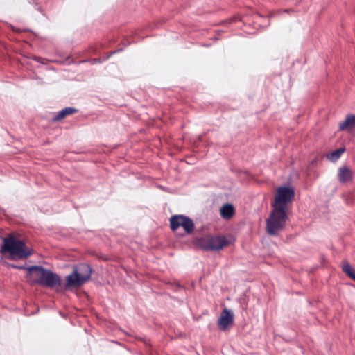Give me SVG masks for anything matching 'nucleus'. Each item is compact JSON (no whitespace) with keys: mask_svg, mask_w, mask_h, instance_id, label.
Listing matches in <instances>:
<instances>
[{"mask_svg":"<svg viewBox=\"0 0 355 355\" xmlns=\"http://www.w3.org/2000/svg\"><path fill=\"white\" fill-rule=\"evenodd\" d=\"M2 239L1 252L8 253L12 260L26 259L33 254V250L22 240L15 238L12 234Z\"/></svg>","mask_w":355,"mask_h":355,"instance_id":"f03ea898","label":"nucleus"},{"mask_svg":"<svg viewBox=\"0 0 355 355\" xmlns=\"http://www.w3.org/2000/svg\"><path fill=\"white\" fill-rule=\"evenodd\" d=\"M92 272L89 265L79 264L73 268L72 273L66 277V288H78L87 282Z\"/></svg>","mask_w":355,"mask_h":355,"instance_id":"7ed1b4c3","label":"nucleus"},{"mask_svg":"<svg viewBox=\"0 0 355 355\" xmlns=\"http://www.w3.org/2000/svg\"><path fill=\"white\" fill-rule=\"evenodd\" d=\"M295 198V191L293 188L286 186L279 187L276 189L275 200L271 203L272 207H282L286 210V206Z\"/></svg>","mask_w":355,"mask_h":355,"instance_id":"423d86ee","label":"nucleus"},{"mask_svg":"<svg viewBox=\"0 0 355 355\" xmlns=\"http://www.w3.org/2000/svg\"><path fill=\"white\" fill-rule=\"evenodd\" d=\"M220 216L225 219L232 217L234 214V208L230 204H225L220 208Z\"/></svg>","mask_w":355,"mask_h":355,"instance_id":"f8f14e48","label":"nucleus"},{"mask_svg":"<svg viewBox=\"0 0 355 355\" xmlns=\"http://www.w3.org/2000/svg\"><path fill=\"white\" fill-rule=\"evenodd\" d=\"M40 58H35V60H36L37 61H39V60H40Z\"/></svg>","mask_w":355,"mask_h":355,"instance_id":"dca6fc26","label":"nucleus"},{"mask_svg":"<svg viewBox=\"0 0 355 355\" xmlns=\"http://www.w3.org/2000/svg\"><path fill=\"white\" fill-rule=\"evenodd\" d=\"M14 268L24 269L27 272L28 282L33 284L53 288L61 285V279L57 274L42 266H33L29 267L15 266Z\"/></svg>","mask_w":355,"mask_h":355,"instance_id":"f257e3e1","label":"nucleus"},{"mask_svg":"<svg viewBox=\"0 0 355 355\" xmlns=\"http://www.w3.org/2000/svg\"><path fill=\"white\" fill-rule=\"evenodd\" d=\"M234 322V315L233 313L225 309L220 313V316L218 320V326L220 329L225 331L229 326L232 325Z\"/></svg>","mask_w":355,"mask_h":355,"instance_id":"6e6552de","label":"nucleus"},{"mask_svg":"<svg viewBox=\"0 0 355 355\" xmlns=\"http://www.w3.org/2000/svg\"><path fill=\"white\" fill-rule=\"evenodd\" d=\"M344 152L345 148H340L329 153L327 157L331 161H336Z\"/></svg>","mask_w":355,"mask_h":355,"instance_id":"4468645a","label":"nucleus"},{"mask_svg":"<svg viewBox=\"0 0 355 355\" xmlns=\"http://www.w3.org/2000/svg\"><path fill=\"white\" fill-rule=\"evenodd\" d=\"M338 180L341 183H347L352 180V171L348 167H340L338 169Z\"/></svg>","mask_w":355,"mask_h":355,"instance_id":"9d476101","label":"nucleus"},{"mask_svg":"<svg viewBox=\"0 0 355 355\" xmlns=\"http://www.w3.org/2000/svg\"><path fill=\"white\" fill-rule=\"evenodd\" d=\"M338 128L341 131L353 132L355 131V115L347 114L343 121L338 125Z\"/></svg>","mask_w":355,"mask_h":355,"instance_id":"1a4fd4ad","label":"nucleus"},{"mask_svg":"<svg viewBox=\"0 0 355 355\" xmlns=\"http://www.w3.org/2000/svg\"><path fill=\"white\" fill-rule=\"evenodd\" d=\"M195 243L205 251H218L230 245L232 241L223 235H207L197 239Z\"/></svg>","mask_w":355,"mask_h":355,"instance_id":"39448f33","label":"nucleus"},{"mask_svg":"<svg viewBox=\"0 0 355 355\" xmlns=\"http://www.w3.org/2000/svg\"><path fill=\"white\" fill-rule=\"evenodd\" d=\"M180 227L184 228L187 234L193 232L194 224L191 219L183 215H175L170 218V227L173 231L177 230Z\"/></svg>","mask_w":355,"mask_h":355,"instance_id":"0eeeda50","label":"nucleus"},{"mask_svg":"<svg viewBox=\"0 0 355 355\" xmlns=\"http://www.w3.org/2000/svg\"><path fill=\"white\" fill-rule=\"evenodd\" d=\"M341 267L343 272L355 282V269L346 261L342 262Z\"/></svg>","mask_w":355,"mask_h":355,"instance_id":"ddd939ff","label":"nucleus"},{"mask_svg":"<svg viewBox=\"0 0 355 355\" xmlns=\"http://www.w3.org/2000/svg\"><path fill=\"white\" fill-rule=\"evenodd\" d=\"M283 12L285 13L291 14V13L294 12V10L293 9H285L283 10Z\"/></svg>","mask_w":355,"mask_h":355,"instance_id":"2eb2a0df","label":"nucleus"},{"mask_svg":"<svg viewBox=\"0 0 355 355\" xmlns=\"http://www.w3.org/2000/svg\"><path fill=\"white\" fill-rule=\"evenodd\" d=\"M78 110L76 108L71 107H67L60 110L53 118L54 122L61 121L65 117L76 114Z\"/></svg>","mask_w":355,"mask_h":355,"instance_id":"9b49d317","label":"nucleus"},{"mask_svg":"<svg viewBox=\"0 0 355 355\" xmlns=\"http://www.w3.org/2000/svg\"><path fill=\"white\" fill-rule=\"evenodd\" d=\"M266 220V231L269 235H275L284 230L288 218L286 210L282 207H272Z\"/></svg>","mask_w":355,"mask_h":355,"instance_id":"20e7f679","label":"nucleus"}]
</instances>
